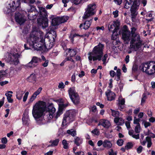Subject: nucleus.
<instances>
[{
	"instance_id": "obj_1",
	"label": "nucleus",
	"mask_w": 155,
	"mask_h": 155,
	"mask_svg": "<svg viewBox=\"0 0 155 155\" xmlns=\"http://www.w3.org/2000/svg\"><path fill=\"white\" fill-rule=\"evenodd\" d=\"M46 110V113L48 114L47 116L49 115L48 118L52 119L54 115V113L56 111V109L54 106L53 103L50 104L46 107V103L42 101H39L36 103L33 106L32 113L35 118L37 120L41 117L44 114V113Z\"/></svg>"
},
{
	"instance_id": "obj_2",
	"label": "nucleus",
	"mask_w": 155,
	"mask_h": 155,
	"mask_svg": "<svg viewBox=\"0 0 155 155\" xmlns=\"http://www.w3.org/2000/svg\"><path fill=\"white\" fill-rule=\"evenodd\" d=\"M104 45L99 43L98 45L95 46L93 49L92 52L88 53V57L90 61H95L98 60L99 61L101 60V58L103 56V49Z\"/></svg>"
},
{
	"instance_id": "obj_3",
	"label": "nucleus",
	"mask_w": 155,
	"mask_h": 155,
	"mask_svg": "<svg viewBox=\"0 0 155 155\" xmlns=\"http://www.w3.org/2000/svg\"><path fill=\"white\" fill-rule=\"evenodd\" d=\"M36 38L35 35L31 34L27 39V44H28L30 47L34 46L35 44H36V46L37 47L35 48V49L37 51H41L46 48V47L45 44V39L42 38L38 43H37Z\"/></svg>"
},
{
	"instance_id": "obj_4",
	"label": "nucleus",
	"mask_w": 155,
	"mask_h": 155,
	"mask_svg": "<svg viewBox=\"0 0 155 155\" xmlns=\"http://www.w3.org/2000/svg\"><path fill=\"white\" fill-rule=\"evenodd\" d=\"M48 14L45 8L42 7L40 13V18L37 19V23L40 26L45 28L48 26Z\"/></svg>"
},
{
	"instance_id": "obj_5",
	"label": "nucleus",
	"mask_w": 155,
	"mask_h": 155,
	"mask_svg": "<svg viewBox=\"0 0 155 155\" xmlns=\"http://www.w3.org/2000/svg\"><path fill=\"white\" fill-rule=\"evenodd\" d=\"M69 97L73 104L77 106L80 103V99L79 95L75 91V87H70L68 90Z\"/></svg>"
},
{
	"instance_id": "obj_6",
	"label": "nucleus",
	"mask_w": 155,
	"mask_h": 155,
	"mask_svg": "<svg viewBox=\"0 0 155 155\" xmlns=\"http://www.w3.org/2000/svg\"><path fill=\"white\" fill-rule=\"evenodd\" d=\"M75 110H67L64 115L62 124L64 126L67 124L72 122L74 120L75 116Z\"/></svg>"
},
{
	"instance_id": "obj_7",
	"label": "nucleus",
	"mask_w": 155,
	"mask_h": 155,
	"mask_svg": "<svg viewBox=\"0 0 155 155\" xmlns=\"http://www.w3.org/2000/svg\"><path fill=\"white\" fill-rule=\"evenodd\" d=\"M26 14V12L21 9L16 11L15 15L16 22L20 25H22L26 21L25 15Z\"/></svg>"
},
{
	"instance_id": "obj_8",
	"label": "nucleus",
	"mask_w": 155,
	"mask_h": 155,
	"mask_svg": "<svg viewBox=\"0 0 155 155\" xmlns=\"http://www.w3.org/2000/svg\"><path fill=\"white\" fill-rule=\"evenodd\" d=\"M119 34L122 35L121 38L124 41L128 43L130 40V32L127 26L126 25L123 26L122 28L119 31Z\"/></svg>"
},
{
	"instance_id": "obj_9",
	"label": "nucleus",
	"mask_w": 155,
	"mask_h": 155,
	"mask_svg": "<svg viewBox=\"0 0 155 155\" xmlns=\"http://www.w3.org/2000/svg\"><path fill=\"white\" fill-rule=\"evenodd\" d=\"M96 5L95 4L88 5L85 9V12L83 16V19L84 20L87 19L90 16L95 15L96 12Z\"/></svg>"
},
{
	"instance_id": "obj_10",
	"label": "nucleus",
	"mask_w": 155,
	"mask_h": 155,
	"mask_svg": "<svg viewBox=\"0 0 155 155\" xmlns=\"http://www.w3.org/2000/svg\"><path fill=\"white\" fill-rule=\"evenodd\" d=\"M21 0H14L9 4L10 8H8L7 14L12 13L15 11H18L21 9Z\"/></svg>"
},
{
	"instance_id": "obj_11",
	"label": "nucleus",
	"mask_w": 155,
	"mask_h": 155,
	"mask_svg": "<svg viewBox=\"0 0 155 155\" xmlns=\"http://www.w3.org/2000/svg\"><path fill=\"white\" fill-rule=\"evenodd\" d=\"M58 105V110L54 116V118L55 119H57L58 117H59L63 113V110H64L70 104L69 102H68L67 103L65 104L63 103L62 104H59Z\"/></svg>"
},
{
	"instance_id": "obj_12",
	"label": "nucleus",
	"mask_w": 155,
	"mask_h": 155,
	"mask_svg": "<svg viewBox=\"0 0 155 155\" xmlns=\"http://www.w3.org/2000/svg\"><path fill=\"white\" fill-rule=\"evenodd\" d=\"M41 62V59L36 56H33L31 61L27 64V67L30 68L34 67L36 66L38 63Z\"/></svg>"
},
{
	"instance_id": "obj_13",
	"label": "nucleus",
	"mask_w": 155,
	"mask_h": 155,
	"mask_svg": "<svg viewBox=\"0 0 155 155\" xmlns=\"http://www.w3.org/2000/svg\"><path fill=\"white\" fill-rule=\"evenodd\" d=\"M100 125H101L105 128L108 129L110 126L111 124L108 120L105 119H101L99 120L98 124V126Z\"/></svg>"
},
{
	"instance_id": "obj_14",
	"label": "nucleus",
	"mask_w": 155,
	"mask_h": 155,
	"mask_svg": "<svg viewBox=\"0 0 155 155\" xmlns=\"http://www.w3.org/2000/svg\"><path fill=\"white\" fill-rule=\"evenodd\" d=\"M154 62L151 61L150 63L146 62L142 63L139 66L140 69L143 72H146L148 69H149V68Z\"/></svg>"
},
{
	"instance_id": "obj_15",
	"label": "nucleus",
	"mask_w": 155,
	"mask_h": 155,
	"mask_svg": "<svg viewBox=\"0 0 155 155\" xmlns=\"http://www.w3.org/2000/svg\"><path fill=\"white\" fill-rule=\"evenodd\" d=\"M105 94L107 97V100L111 101L115 100L116 95L114 93L108 89L105 92Z\"/></svg>"
},
{
	"instance_id": "obj_16",
	"label": "nucleus",
	"mask_w": 155,
	"mask_h": 155,
	"mask_svg": "<svg viewBox=\"0 0 155 155\" xmlns=\"http://www.w3.org/2000/svg\"><path fill=\"white\" fill-rule=\"evenodd\" d=\"M93 18L90 19L88 21H86L84 22V24H81L79 25V28L82 29L83 28L85 30L88 29L90 27L92 23Z\"/></svg>"
},
{
	"instance_id": "obj_17",
	"label": "nucleus",
	"mask_w": 155,
	"mask_h": 155,
	"mask_svg": "<svg viewBox=\"0 0 155 155\" xmlns=\"http://www.w3.org/2000/svg\"><path fill=\"white\" fill-rule=\"evenodd\" d=\"M22 120L23 125L25 126H28V122L30 120L28 114L26 113L25 112L23 113Z\"/></svg>"
},
{
	"instance_id": "obj_18",
	"label": "nucleus",
	"mask_w": 155,
	"mask_h": 155,
	"mask_svg": "<svg viewBox=\"0 0 155 155\" xmlns=\"http://www.w3.org/2000/svg\"><path fill=\"white\" fill-rule=\"evenodd\" d=\"M145 73L149 75H152L155 73V62H154Z\"/></svg>"
},
{
	"instance_id": "obj_19",
	"label": "nucleus",
	"mask_w": 155,
	"mask_h": 155,
	"mask_svg": "<svg viewBox=\"0 0 155 155\" xmlns=\"http://www.w3.org/2000/svg\"><path fill=\"white\" fill-rule=\"evenodd\" d=\"M27 80L30 83H35L36 81V77L35 74L32 73L27 78Z\"/></svg>"
},
{
	"instance_id": "obj_20",
	"label": "nucleus",
	"mask_w": 155,
	"mask_h": 155,
	"mask_svg": "<svg viewBox=\"0 0 155 155\" xmlns=\"http://www.w3.org/2000/svg\"><path fill=\"white\" fill-rule=\"evenodd\" d=\"M36 9L35 8V6L34 5H31V8L27 10L28 12V18H31V17H33V16L35 15V14H31L33 12H35L36 10Z\"/></svg>"
},
{
	"instance_id": "obj_21",
	"label": "nucleus",
	"mask_w": 155,
	"mask_h": 155,
	"mask_svg": "<svg viewBox=\"0 0 155 155\" xmlns=\"http://www.w3.org/2000/svg\"><path fill=\"white\" fill-rule=\"evenodd\" d=\"M68 53H69L70 57H74L75 56L77 53V51L76 49L69 48L68 49Z\"/></svg>"
},
{
	"instance_id": "obj_22",
	"label": "nucleus",
	"mask_w": 155,
	"mask_h": 155,
	"mask_svg": "<svg viewBox=\"0 0 155 155\" xmlns=\"http://www.w3.org/2000/svg\"><path fill=\"white\" fill-rule=\"evenodd\" d=\"M13 93V92L12 91H8V93L5 94V95L7 97V99L9 103H12L13 102V99L11 98L12 95L9 94V93L12 94Z\"/></svg>"
},
{
	"instance_id": "obj_23",
	"label": "nucleus",
	"mask_w": 155,
	"mask_h": 155,
	"mask_svg": "<svg viewBox=\"0 0 155 155\" xmlns=\"http://www.w3.org/2000/svg\"><path fill=\"white\" fill-rule=\"evenodd\" d=\"M60 17H58L53 18L51 21V25L52 26H55L58 25L60 24Z\"/></svg>"
},
{
	"instance_id": "obj_24",
	"label": "nucleus",
	"mask_w": 155,
	"mask_h": 155,
	"mask_svg": "<svg viewBox=\"0 0 155 155\" xmlns=\"http://www.w3.org/2000/svg\"><path fill=\"white\" fill-rule=\"evenodd\" d=\"M138 9L131 7L130 9L131 15L132 16V18H135L137 15V10Z\"/></svg>"
},
{
	"instance_id": "obj_25",
	"label": "nucleus",
	"mask_w": 155,
	"mask_h": 155,
	"mask_svg": "<svg viewBox=\"0 0 155 155\" xmlns=\"http://www.w3.org/2000/svg\"><path fill=\"white\" fill-rule=\"evenodd\" d=\"M134 0V1L133 2V4L131 7L138 9L140 4V0Z\"/></svg>"
},
{
	"instance_id": "obj_26",
	"label": "nucleus",
	"mask_w": 155,
	"mask_h": 155,
	"mask_svg": "<svg viewBox=\"0 0 155 155\" xmlns=\"http://www.w3.org/2000/svg\"><path fill=\"white\" fill-rule=\"evenodd\" d=\"M82 140L79 137H76L74 138V142L75 144L77 146H79L82 143Z\"/></svg>"
},
{
	"instance_id": "obj_27",
	"label": "nucleus",
	"mask_w": 155,
	"mask_h": 155,
	"mask_svg": "<svg viewBox=\"0 0 155 155\" xmlns=\"http://www.w3.org/2000/svg\"><path fill=\"white\" fill-rule=\"evenodd\" d=\"M59 142V140L58 139H56L53 140H50L49 143H51V145H49L48 146V147H53L54 146H56L58 145V143Z\"/></svg>"
},
{
	"instance_id": "obj_28",
	"label": "nucleus",
	"mask_w": 155,
	"mask_h": 155,
	"mask_svg": "<svg viewBox=\"0 0 155 155\" xmlns=\"http://www.w3.org/2000/svg\"><path fill=\"white\" fill-rule=\"evenodd\" d=\"M112 146V144L110 141L105 140L103 142V146L105 148H110Z\"/></svg>"
},
{
	"instance_id": "obj_29",
	"label": "nucleus",
	"mask_w": 155,
	"mask_h": 155,
	"mask_svg": "<svg viewBox=\"0 0 155 155\" xmlns=\"http://www.w3.org/2000/svg\"><path fill=\"white\" fill-rule=\"evenodd\" d=\"M53 41L52 42H51L49 41V46H48V44L47 45V46L46 45V44L45 43V44L46 45V48H45V49H44L43 50H41V51H44V50H45V49L46 48L48 49H50L53 47V46L55 42V40L54 38H53Z\"/></svg>"
},
{
	"instance_id": "obj_30",
	"label": "nucleus",
	"mask_w": 155,
	"mask_h": 155,
	"mask_svg": "<svg viewBox=\"0 0 155 155\" xmlns=\"http://www.w3.org/2000/svg\"><path fill=\"white\" fill-rule=\"evenodd\" d=\"M67 133L73 137H75L77 135L76 130L73 129L68 130Z\"/></svg>"
},
{
	"instance_id": "obj_31",
	"label": "nucleus",
	"mask_w": 155,
	"mask_h": 155,
	"mask_svg": "<svg viewBox=\"0 0 155 155\" xmlns=\"http://www.w3.org/2000/svg\"><path fill=\"white\" fill-rule=\"evenodd\" d=\"M19 55L18 53H16L15 54V59H14V61L12 62L15 65H17L19 63L18 58L19 57Z\"/></svg>"
},
{
	"instance_id": "obj_32",
	"label": "nucleus",
	"mask_w": 155,
	"mask_h": 155,
	"mask_svg": "<svg viewBox=\"0 0 155 155\" xmlns=\"http://www.w3.org/2000/svg\"><path fill=\"white\" fill-rule=\"evenodd\" d=\"M146 140L147 142V147L148 148L150 147L152 144L151 138L148 136L146 137Z\"/></svg>"
},
{
	"instance_id": "obj_33",
	"label": "nucleus",
	"mask_w": 155,
	"mask_h": 155,
	"mask_svg": "<svg viewBox=\"0 0 155 155\" xmlns=\"http://www.w3.org/2000/svg\"><path fill=\"white\" fill-rule=\"evenodd\" d=\"M126 2L124 6V8L126 9H128L130 8V7L128 5H131L132 2H133V0H125Z\"/></svg>"
},
{
	"instance_id": "obj_34",
	"label": "nucleus",
	"mask_w": 155,
	"mask_h": 155,
	"mask_svg": "<svg viewBox=\"0 0 155 155\" xmlns=\"http://www.w3.org/2000/svg\"><path fill=\"white\" fill-rule=\"evenodd\" d=\"M134 146V144L132 142H128L125 146V148L127 150L131 149Z\"/></svg>"
},
{
	"instance_id": "obj_35",
	"label": "nucleus",
	"mask_w": 155,
	"mask_h": 155,
	"mask_svg": "<svg viewBox=\"0 0 155 155\" xmlns=\"http://www.w3.org/2000/svg\"><path fill=\"white\" fill-rule=\"evenodd\" d=\"M62 144L63 145V148L64 149H67L69 148L68 143L66 140H63L62 141Z\"/></svg>"
},
{
	"instance_id": "obj_36",
	"label": "nucleus",
	"mask_w": 155,
	"mask_h": 155,
	"mask_svg": "<svg viewBox=\"0 0 155 155\" xmlns=\"http://www.w3.org/2000/svg\"><path fill=\"white\" fill-rule=\"evenodd\" d=\"M111 110L112 112L111 115L113 116L114 117H116L119 116V112L114 110H113L112 109H111Z\"/></svg>"
},
{
	"instance_id": "obj_37",
	"label": "nucleus",
	"mask_w": 155,
	"mask_h": 155,
	"mask_svg": "<svg viewBox=\"0 0 155 155\" xmlns=\"http://www.w3.org/2000/svg\"><path fill=\"white\" fill-rule=\"evenodd\" d=\"M15 56V54L13 55L9 54L8 55V60L9 62L12 63L14 61V59Z\"/></svg>"
},
{
	"instance_id": "obj_38",
	"label": "nucleus",
	"mask_w": 155,
	"mask_h": 155,
	"mask_svg": "<svg viewBox=\"0 0 155 155\" xmlns=\"http://www.w3.org/2000/svg\"><path fill=\"white\" fill-rule=\"evenodd\" d=\"M140 36H138V37L137 38H131V41H130V44L131 45L133 44L134 43V42L136 41H140Z\"/></svg>"
},
{
	"instance_id": "obj_39",
	"label": "nucleus",
	"mask_w": 155,
	"mask_h": 155,
	"mask_svg": "<svg viewBox=\"0 0 155 155\" xmlns=\"http://www.w3.org/2000/svg\"><path fill=\"white\" fill-rule=\"evenodd\" d=\"M138 42L136 43L135 44V46L136 47V48L137 49H139L140 48L141 46V41H138ZM133 46L134 47V48L135 47V45H133Z\"/></svg>"
},
{
	"instance_id": "obj_40",
	"label": "nucleus",
	"mask_w": 155,
	"mask_h": 155,
	"mask_svg": "<svg viewBox=\"0 0 155 155\" xmlns=\"http://www.w3.org/2000/svg\"><path fill=\"white\" fill-rule=\"evenodd\" d=\"M42 90V88L41 87H39L37 90L33 94L35 96H36L40 93L41 91Z\"/></svg>"
},
{
	"instance_id": "obj_41",
	"label": "nucleus",
	"mask_w": 155,
	"mask_h": 155,
	"mask_svg": "<svg viewBox=\"0 0 155 155\" xmlns=\"http://www.w3.org/2000/svg\"><path fill=\"white\" fill-rule=\"evenodd\" d=\"M6 76V72L4 71H0V80L2 79L3 78L5 77Z\"/></svg>"
},
{
	"instance_id": "obj_42",
	"label": "nucleus",
	"mask_w": 155,
	"mask_h": 155,
	"mask_svg": "<svg viewBox=\"0 0 155 155\" xmlns=\"http://www.w3.org/2000/svg\"><path fill=\"white\" fill-rule=\"evenodd\" d=\"M132 70L133 72H135L137 71L138 70V66L136 64H134Z\"/></svg>"
},
{
	"instance_id": "obj_43",
	"label": "nucleus",
	"mask_w": 155,
	"mask_h": 155,
	"mask_svg": "<svg viewBox=\"0 0 155 155\" xmlns=\"http://www.w3.org/2000/svg\"><path fill=\"white\" fill-rule=\"evenodd\" d=\"M113 26L119 28L120 25V22L118 20L114 21L113 22Z\"/></svg>"
},
{
	"instance_id": "obj_44",
	"label": "nucleus",
	"mask_w": 155,
	"mask_h": 155,
	"mask_svg": "<svg viewBox=\"0 0 155 155\" xmlns=\"http://www.w3.org/2000/svg\"><path fill=\"white\" fill-rule=\"evenodd\" d=\"M108 57V55L107 54H104V56H103L101 58V60L103 61V64H106V61L107 60V58Z\"/></svg>"
},
{
	"instance_id": "obj_45",
	"label": "nucleus",
	"mask_w": 155,
	"mask_h": 155,
	"mask_svg": "<svg viewBox=\"0 0 155 155\" xmlns=\"http://www.w3.org/2000/svg\"><path fill=\"white\" fill-rule=\"evenodd\" d=\"M124 141L122 139H119L117 141V144L119 146H122L124 143Z\"/></svg>"
},
{
	"instance_id": "obj_46",
	"label": "nucleus",
	"mask_w": 155,
	"mask_h": 155,
	"mask_svg": "<svg viewBox=\"0 0 155 155\" xmlns=\"http://www.w3.org/2000/svg\"><path fill=\"white\" fill-rule=\"evenodd\" d=\"M147 98V96L144 93L143 95L141 98V103H144L146 101V99Z\"/></svg>"
},
{
	"instance_id": "obj_47",
	"label": "nucleus",
	"mask_w": 155,
	"mask_h": 155,
	"mask_svg": "<svg viewBox=\"0 0 155 155\" xmlns=\"http://www.w3.org/2000/svg\"><path fill=\"white\" fill-rule=\"evenodd\" d=\"M140 121V119L139 118L137 119L136 117H134V124H136L137 125H138L139 124L140 125L139 123V122Z\"/></svg>"
},
{
	"instance_id": "obj_48",
	"label": "nucleus",
	"mask_w": 155,
	"mask_h": 155,
	"mask_svg": "<svg viewBox=\"0 0 155 155\" xmlns=\"http://www.w3.org/2000/svg\"><path fill=\"white\" fill-rule=\"evenodd\" d=\"M140 126L139 124L137 125L135 127L134 130L136 133H139L140 132V130H139V129H140Z\"/></svg>"
},
{
	"instance_id": "obj_49",
	"label": "nucleus",
	"mask_w": 155,
	"mask_h": 155,
	"mask_svg": "<svg viewBox=\"0 0 155 155\" xmlns=\"http://www.w3.org/2000/svg\"><path fill=\"white\" fill-rule=\"evenodd\" d=\"M118 35V34L117 33V32H115L114 33H114L112 34V35L111 36V39L113 40H114L117 39V36Z\"/></svg>"
},
{
	"instance_id": "obj_50",
	"label": "nucleus",
	"mask_w": 155,
	"mask_h": 155,
	"mask_svg": "<svg viewBox=\"0 0 155 155\" xmlns=\"http://www.w3.org/2000/svg\"><path fill=\"white\" fill-rule=\"evenodd\" d=\"M124 120L122 118L119 117V122L118 125L122 126L124 124Z\"/></svg>"
},
{
	"instance_id": "obj_51",
	"label": "nucleus",
	"mask_w": 155,
	"mask_h": 155,
	"mask_svg": "<svg viewBox=\"0 0 155 155\" xmlns=\"http://www.w3.org/2000/svg\"><path fill=\"white\" fill-rule=\"evenodd\" d=\"M82 0H72L73 3L75 5H78L80 4Z\"/></svg>"
},
{
	"instance_id": "obj_52",
	"label": "nucleus",
	"mask_w": 155,
	"mask_h": 155,
	"mask_svg": "<svg viewBox=\"0 0 155 155\" xmlns=\"http://www.w3.org/2000/svg\"><path fill=\"white\" fill-rule=\"evenodd\" d=\"M65 86V85L64 84V83L63 82H61L59 83L58 87L59 88L63 89L64 88Z\"/></svg>"
},
{
	"instance_id": "obj_53",
	"label": "nucleus",
	"mask_w": 155,
	"mask_h": 155,
	"mask_svg": "<svg viewBox=\"0 0 155 155\" xmlns=\"http://www.w3.org/2000/svg\"><path fill=\"white\" fill-rule=\"evenodd\" d=\"M28 94L29 92L28 91H27L25 93L23 98V101L24 102H25L26 101Z\"/></svg>"
},
{
	"instance_id": "obj_54",
	"label": "nucleus",
	"mask_w": 155,
	"mask_h": 155,
	"mask_svg": "<svg viewBox=\"0 0 155 155\" xmlns=\"http://www.w3.org/2000/svg\"><path fill=\"white\" fill-rule=\"evenodd\" d=\"M99 131L97 130V129H95L91 131V133L92 134L96 135H99Z\"/></svg>"
},
{
	"instance_id": "obj_55",
	"label": "nucleus",
	"mask_w": 155,
	"mask_h": 155,
	"mask_svg": "<svg viewBox=\"0 0 155 155\" xmlns=\"http://www.w3.org/2000/svg\"><path fill=\"white\" fill-rule=\"evenodd\" d=\"M118 12L119 11L117 10H116L113 12V14L114 15V18H117L118 16Z\"/></svg>"
},
{
	"instance_id": "obj_56",
	"label": "nucleus",
	"mask_w": 155,
	"mask_h": 155,
	"mask_svg": "<svg viewBox=\"0 0 155 155\" xmlns=\"http://www.w3.org/2000/svg\"><path fill=\"white\" fill-rule=\"evenodd\" d=\"M60 23L61 24L62 23H63L64 22H65L66 21L67 19H66L64 17H60Z\"/></svg>"
},
{
	"instance_id": "obj_57",
	"label": "nucleus",
	"mask_w": 155,
	"mask_h": 155,
	"mask_svg": "<svg viewBox=\"0 0 155 155\" xmlns=\"http://www.w3.org/2000/svg\"><path fill=\"white\" fill-rule=\"evenodd\" d=\"M131 29L130 34H131V35L133 36L134 34L135 33V32L136 30V29L135 27H133L131 28Z\"/></svg>"
},
{
	"instance_id": "obj_58",
	"label": "nucleus",
	"mask_w": 155,
	"mask_h": 155,
	"mask_svg": "<svg viewBox=\"0 0 155 155\" xmlns=\"http://www.w3.org/2000/svg\"><path fill=\"white\" fill-rule=\"evenodd\" d=\"M142 149L143 147L142 146H139L137 149V153H140L142 151Z\"/></svg>"
},
{
	"instance_id": "obj_59",
	"label": "nucleus",
	"mask_w": 155,
	"mask_h": 155,
	"mask_svg": "<svg viewBox=\"0 0 155 155\" xmlns=\"http://www.w3.org/2000/svg\"><path fill=\"white\" fill-rule=\"evenodd\" d=\"M2 143L3 144H6L7 142V140L6 137L2 138L1 140Z\"/></svg>"
},
{
	"instance_id": "obj_60",
	"label": "nucleus",
	"mask_w": 155,
	"mask_h": 155,
	"mask_svg": "<svg viewBox=\"0 0 155 155\" xmlns=\"http://www.w3.org/2000/svg\"><path fill=\"white\" fill-rule=\"evenodd\" d=\"M119 86L120 88V91H121L123 89L124 86V84L121 82V81H120V83L119 84Z\"/></svg>"
},
{
	"instance_id": "obj_61",
	"label": "nucleus",
	"mask_w": 155,
	"mask_h": 155,
	"mask_svg": "<svg viewBox=\"0 0 155 155\" xmlns=\"http://www.w3.org/2000/svg\"><path fill=\"white\" fill-rule=\"evenodd\" d=\"M116 74L115 72L113 70H111L110 72V74L112 77H114Z\"/></svg>"
},
{
	"instance_id": "obj_62",
	"label": "nucleus",
	"mask_w": 155,
	"mask_h": 155,
	"mask_svg": "<svg viewBox=\"0 0 155 155\" xmlns=\"http://www.w3.org/2000/svg\"><path fill=\"white\" fill-rule=\"evenodd\" d=\"M49 61L48 60H45V62L42 64V65L44 67H47Z\"/></svg>"
},
{
	"instance_id": "obj_63",
	"label": "nucleus",
	"mask_w": 155,
	"mask_h": 155,
	"mask_svg": "<svg viewBox=\"0 0 155 155\" xmlns=\"http://www.w3.org/2000/svg\"><path fill=\"white\" fill-rule=\"evenodd\" d=\"M125 103V100L124 99H121L120 101H119V103H118V105H124Z\"/></svg>"
},
{
	"instance_id": "obj_64",
	"label": "nucleus",
	"mask_w": 155,
	"mask_h": 155,
	"mask_svg": "<svg viewBox=\"0 0 155 155\" xmlns=\"http://www.w3.org/2000/svg\"><path fill=\"white\" fill-rule=\"evenodd\" d=\"M114 1L116 4L119 5H120L122 2V0H114Z\"/></svg>"
}]
</instances>
